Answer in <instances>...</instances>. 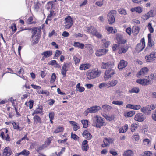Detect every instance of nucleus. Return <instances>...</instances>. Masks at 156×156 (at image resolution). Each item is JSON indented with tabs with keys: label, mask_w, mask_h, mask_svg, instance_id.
I'll return each mask as SVG.
<instances>
[{
	"label": "nucleus",
	"mask_w": 156,
	"mask_h": 156,
	"mask_svg": "<svg viewBox=\"0 0 156 156\" xmlns=\"http://www.w3.org/2000/svg\"><path fill=\"white\" fill-rule=\"evenodd\" d=\"M114 65V63L113 62L102 63L101 68L107 69L105 72L104 76L105 80L110 78L115 73V70L113 69Z\"/></svg>",
	"instance_id": "f257e3e1"
},
{
	"label": "nucleus",
	"mask_w": 156,
	"mask_h": 156,
	"mask_svg": "<svg viewBox=\"0 0 156 156\" xmlns=\"http://www.w3.org/2000/svg\"><path fill=\"white\" fill-rule=\"evenodd\" d=\"M91 122L92 126L98 128H100L106 124L104 119L98 115H94L92 117Z\"/></svg>",
	"instance_id": "f03ea898"
},
{
	"label": "nucleus",
	"mask_w": 156,
	"mask_h": 156,
	"mask_svg": "<svg viewBox=\"0 0 156 156\" xmlns=\"http://www.w3.org/2000/svg\"><path fill=\"white\" fill-rule=\"evenodd\" d=\"M101 72L98 69H91L88 70L86 73V76L89 80L94 79L100 76Z\"/></svg>",
	"instance_id": "7ed1b4c3"
},
{
	"label": "nucleus",
	"mask_w": 156,
	"mask_h": 156,
	"mask_svg": "<svg viewBox=\"0 0 156 156\" xmlns=\"http://www.w3.org/2000/svg\"><path fill=\"white\" fill-rule=\"evenodd\" d=\"M153 79V76L151 75L146 77L145 78L137 80L136 82L143 86L148 85L152 83Z\"/></svg>",
	"instance_id": "20e7f679"
},
{
	"label": "nucleus",
	"mask_w": 156,
	"mask_h": 156,
	"mask_svg": "<svg viewBox=\"0 0 156 156\" xmlns=\"http://www.w3.org/2000/svg\"><path fill=\"white\" fill-rule=\"evenodd\" d=\"M101 109V107L98 105L93 106L87 108L84 112V114L87 116L89 113H95L99 111Z\"/></svg>",
	"instance_id": "39448f33"
},
{
	"label": "nucleus",
	"mask_w": 156,
	"mask_h": 156,
	"mask_svg": "<svg viewBox=\"0 0 156 156\" xmlns=\"http://www.w3.org/2000/svg\"><path fill=\"white\" fill-rule=\"evenodd\" d=\"M73 20L70 16H68L65 19L64 26L67 29L70 28L73 23Z\"/></svg>",
	"instance_id": "423d86ee"
},
{
	"label": "nucleus",
	"mask_w": 156,
	"mask_h": 156,
	"mask_svg": "<svg viewBox=\"0 0 156 156\" xmlns=\"http://www.w3.org/2000/svg\"><path fill=\"white\" fill-rule=\"evenodd\" d=\"M8 130L6 129H2L0 133V136L4 140L6 141H10V137L8 133Z\"/></svg>",
	"instance_id": "0eeeda50"
},
{
	"label": "nucleus",
	"mask_w": 156,
	"mask_h": 156,
	"mask_svg": "<svg viewBox=\"0 0 156 156\" xmlns=\"http://www.w3.org/2000/svg\"><path fill=\"white\" fill-rule=\"evenodd\" d=\"M145 46V42L144 38H142L140 40V43L138 44L136 48V51L138 52L142 51Z\"/></svg>",
	"instance_id": "6e6552de"
},
{
	"label": "nucleus",
	"mask_w": 156,
	"mask_h": 156,
	"mask_svg": "<svg viewBox=\"0 0 156 156\" xmlns=\"http://www.w3.org/2000/svg\"><path fill=\"white\" fill-rule=\"evenodd\" d=\"M116 13L117 11L115 10H111L108 13V18L109 24H112L114 22L115 18L114 14H116Z\"/></svg>",
	"instance_id": "1a4fd4ad"
},
{
	"label": "nucleus",
	"mask_w": 156,
	"mask_h": 156,
	"mask_svg": "<svg viewBox=\"0 0 156 156\" xmlns=\"http://www.w3.org/2000/svg\"><path fill=\"white\" fill-rule=\"evenodd\" d=\"M114 141V139L113 138H105L103 139V144L102 145V147H109L110 144L113 143Z\"/></svg>",
	"instance_id": "9d476101"
},
{
	"label": "nucleus",
	"mask_w": 156,
	"mask_h": 156,
	"mask_svg": "<svg viewBox=\"0 0 156 156\" xmlns=\"http://www.w3.org/2000/svg\"><path fill=\"white\" fill-rule=\"evenodd\" d=\"M156 58V52H152L150 55H147L145 56L146 61L151 62L155 60Z\"/></svg>",
	"instance_id": "9b49d317"
},
{
	"label": "nucleus",
	"mask_w": 156,
	"mask_h": 156,
	"mask_svg": "<svg viewBox=\"0 0 156 156\" xmlns=\"http://www.w3.org/2000/svg\"><path fill=\"white\" fill-rule=\"evenodd\" d=\"M148 69L146 67L143 68L137 73V76L140 78L146 75L148 71Z\"/></svg>",
	"instance_id": "f8f14e48"
},
{
	"label": "nucleus",
	"mask_w": 156,
	"mask_h": 156,
	"mask_svg": "<svg viewBox=\"0 0 156 156\" xmlns=\"http://www.w3.org/2000/svg\"><path fill=\"white\" fill-rule=\"evenodd\" d=\"M146 119V117L144 115L140 113H139L136 114L134 117V119L136 121L139 122H142Z\"/></svg>",
	"instance_id": "ddd939ff"
},
{
	"label": "nucleus",
	"mask_w": 156,
	"mask_h": 156,
	"mask_svg": "<svg viewBox=\"0 0 156 156\" xmlns=\"http://www.w3.org/2000/svg\"><path fill=\"white\" fill-rule=\"evenodd\" d=\"M84 30L93 35L96 30L94 27L91 26L85 27Z\"/></svg>",
	"instance_id": "4468645a"
},
{
	"label": "nucleus",
	"mask_w": 156,
	"mask_h": 156,
	"mask_svg": "<svg viewBox=\"0 0 156 156\" xmlns=\"http://www.w3.org/2000/svg\"><path fill=\"white\" fill-rule=\"evenodd\" d=\"M40 36L37 35L36 36H31V41L32 42L31 44L32 45L37 44L39 41Z\"/></svg>",
	"instance_id": "2eb2a0df"
},
{
	"label": "nucleus",
	"mask_w": 156,
	"mask_h": 156,
	"mask_svg": "<svg viewBox=\"0 0 156 156\" xmlns=\"http://www.w3.org/2000/svg\"><path fill=\"white\" fill-rule=\"evenodd\" d=\"M69 64L68 63L64 64L62 67L61 70V73L63 75L65 76L68 69L69 68Z\"/></svg>",
	"instance_id": "dca6fc26"
},
{
	"label": "nucleus",
	"mask_w": 156,
	"mask_h": 156,
	"mask_svg": "<svg viewBox=\"0 0 156 156\" xmlns=\"http://www.w3.org/2000/svg\"><path fill=\"white\" fill-rule=\"evenodd\" d=\"M32 36H36L37 35L40 36V29L37 27H36L32 29Z\"/></svg>",
	"instance_id": "f3484780"
},
{
	"label": "nucleus",
	"mask_w": 156,
	"mask_h": 156,
	"mask_svg": "<svg viewBox=\"0 0 156 156\" xmlns=\"http://www.w3.org/2000/svg\"><path fill=\"white\" fill-rule=\"evenodd\" d=\"M127 62L126 61L122 60L118 64V68L119 69H122L125 68L127 66Z\"/></svg>",
	"instance_id": "a211bd4d"
},
{
	"label": "nucleus",
	"mask_w": 156,
	"mask_h": 156,
	"mask_svg": "<svg viewBox=\"0 0 156 156\" xmlns=\"http://www.w3.org/2000/svg\"><path fill=\"white\" fill-rule=\"evenodd\" d=\"M87 141L85 140L83 141L82 144L81 148L84 151H87L89 148V146L87 144Z\"/></svg>",
	"instance_id": "6ab92c4d"
},
{
	"label": "nucleus",
	"mask_w": 156,
	"mask_h": 156,
	"mask_svg": "<svg viewBox=\"0 0 156 156\" xmlns=\"http://www.w3.org/2000/svg\"><path fill=\"white\" fill-rule=\"evenodd\" d=\"M43 107L41 105H38L36 109L34 111L32 115H34V114H38L41 113L42 112Z\"/></svg>",
	"instance_id": "aec40b11"
},
{
	"label": "nucleus",
	"mask_w": 156,
	"mask_h": 156,
	"mask_svg": "<svg viewBox=\"0 0 156 156\" xmlns=\"http://www.w3.org/2000/svg\"><path fill=\"white\" fill-rule=\"evenodd\" d=\"M116 39L117 40L119 44H124L126 42V41L122 39V36L119 35H116Z\"/></svg>",
	"instance_id": "412c9836"
},
{
	"label": "nucleus",
	"mask_w": 156,
	"mask_h": 156,
	"mask_svg": "<svg viewBox=\"0 0 156 156\" xmlns=\"http://www.w3.org/2000/svg\"><path fill=\"white\" fill-rule=\"evenodd\" d=\"M90 65L89 64H83L80 66L79 69L80 70H85L89 69Z\"/></svg>",
	"instance_id": "4be33fe9"
},
{
	"label": "nucleus",
	"mask_w": 156,
	"mask_h": 156,
	"mask_svg": "<svg viewBox=\"0 0 156 156\" xmlns=\"http://www.w3.org/2000/svg\"><path fill=\"white\" fill-rule=\"evenodd\" d=\"M69 123L73 126V129L74 131H77L80 128L79 125L75 121H70Z\"/></svg>",
	"instance_id": "5701e85b"
},
{
	"label": "nucleus",
	"mask_w": 156,
	"mask_h": 156,
	"mask_svg": "<svg viewBox=\"0 0 156 156\" xmlns=\"http://www.w3.org/2000/svg\"><path fill=\"white\" fill-rule=\"evenodd\" d=\"M128 129V126L127 124H125L123 126L120 128L119 132L120 133H124L126 132Z\"/></svg>",
	"instance_id": "b1692460"
},
{
	"label": "nucleus",
	"mask_w": 156,
	"mask_h": 156,
	"mask_svg": "<svg viewBox=\"0 0 156 156\" xmlns=\"http://www.w3.org/2000/svg\"><path fill=\"white\" fill-rule=\"evenodd\" d=\"M118 83V81L115 80H112L108 83V87H113L115 86Z\"/></svg>",
	"instance_id": "393cba45"
},
{
	"label": "nucleus",
	"mask_w": 156,
	"mask_h": 156,
	"mask_svg": "<svg viewBox=\"0 0 156 156\" xmlns=\"http://www.w3.org/2000/svg\"><path fill=\"white\" fill-rule=\"evenodd\" d=\"M112 108V107L107 104L103 105L102 107V110L106 112L110 111Z\"/></svg>",
	"instance_id": "a878e982"
},
{
	"label": "nucleus",
	"mask_w": 156,
	"mask_h": 156,
	"mask_svg": "<svg viewBox=\"0 0 156 156\" xmlns=\"http://www.w3.org/2000/svg\"><path fill=\"white\" fill-rule=\"evenodd\" d=\"M52 138L51 137H49L48 138L47 140L45 141V145H43L40 148V149H43L45 148L46 147H47V146L49 145L50 144L51 140L52 139Z\"/></svg>",
	"instance_id": "bb28decb"
},
{
	"label": "nucleus",
	"mask_w": 156,
	"mask_h": 156,
	"mask_svg": "<svg viewBox=\"0 0 156 156\" xmlns=\"http://www.w3.org/2000/svg\"><path fill=\"white\" fill-rule=\"evenodd\" d=\"M82 135L85 138L88 140H90L92 137L90 133L88 132L87 131H84Z\"/></svg>",
	"instance_id": "cd10ccee"
},
{
	"label": "nucleus",
	"mask_w": 156,
	"mask_h": 156,
	"mask_svg": "<svg viewBox=\"0 0 156 156\" xmlns=\"http://www.w3.org/2000/svg\"><path fill=\"white\" fill-rule=\"evenodd\" d=\"M135 114V112L134 111H131L129 112H126L124 114V115L125 117H132Z\"/></svg>",
	"instance_id": "c85d7f7f"
},
{
	"label": "nucleus",
	"mask_w": 156,
	"mask_h": 156,
	"mask_svg": "<svg viewBox=\"0 0 156 156\" xmlns=\"http://www.w3.org/2000/svg\"><path fill=\"white\" fill-rule=\"evenodd\" d=\"M106 29L109 33H115L117 32L116 29L111 27H107Z\"/></svg>",
	"instance_id": "c756f323"
},
{
	"label": "nucleus",
	"mask_w": 156,
	"mask_h": 156,
	"mask_svg": "<svg viewBox=\"0 0 156 156\" xmlns=\"http://www.w3.org/2000/svg\"><path fill=\"white\" fill-rule=\"evenodd\" d=\"M127 50L128 48L125 46H120L118 51V53L119 54L125 53L127 51Z\"/></svg>",
	"instance_id": "7c9ffc66"
},
{
	"label": "nucleus",
	"mask_w": 156,
	"mask_h": 156,
	"mask_svg": "<svg viewBox=\"0 0 156 156\" xmlns=\"http://www.w3.org/2000/svg\"><path fill=\"white\" fill-rule=\"evenodd\" d=\"M139 125L138 124L132 123L130 126V129L131 131L132 132H134L138 128Z\"/></svg>",
	"instance_id": "2f4dec72"
},
{
	"label": "nucleus",
	"mask_w": 156,
	"mask_h": 156,
	"mask_svg": "<svg viewBox=\"0 0 156 156\" xmlns=\"http://www.w3.org/2000/svg\"><path fill=\"white\" fill-rule=\"evenodd\" d=\"M11 154V152L10 151L9 147H6L4 149L3 153L4 156H9Z\"/></svg>",
	"instance_id": "473e14b6"
},
{
	"label": "nucleus",
	"mask_w": 156,
	"mask_h": 156,
	"mask_svg": "<svg viewBox=\"0 0 156 156\" xmlns=\"http://www.w3.org/2000/svg\"><path fill=\"white\" fill-rule=\"evenodd\" d=\"M134 153L133 151L131 150H128L124 152L123 153V156H133Z\"/></svg>",
	"instance_id": "72a5a7b5"
},
{
	"label": "nucleus",
	"mask_w": 156,
	"mask_h": 156,
	"mask_svg": "<svg viewBox=\"0 0 156 156\" xmlns=\"http://www.w3.org/2000/svg\"><path fill=\"white\" fill-rule=\"evenodd\" d=\"M73 45L75 47H77L81 49H83L84 47V45L83 44L79 42H75Z\"/></svg>",
	"instance_id": "f704fd0d"
},
{
	"label": "nucleus",
	"mask_w": 156,
	"mask_h": 156,
	"mask_svg": "<svg viewBox=\"0 0 156 156\" xmlns=\"http://www.w3.org/2000/svg\"><path fill=\"white\" fill-rule=\"evenodd\" d=\"M52 54V51H47L43 52L42 55L46 58L48 57Z\"/></svg>",
	"instance_id": "c9c22d12"
},
{
	"label": "nucleus",
	"mask_w": 156,
	"mask_h": 156,
	"mask_svg": "<svg viewBox=\"0 0 156 156\" xmlns=\"http://www.w3.org/2000/svg\"><path fill=\"white\" fill-rule=\"evenodd\" d=\"M80 83H78L76 85V90L80 92H83L85 90L84 88L83 87L80 86Z\"/></svg>",
	"instance_id": "e433bc0d"
},
{
	"label": "nucleus",
	"mask_w": 156,
	"mask_h": 156,
	"mask_svg": "<svg viewBox=\"0 0 156 156\" xmlns=\"http://www.w3.org/2000/svg\"><path fill=\"white\" fill-rule=\"evenodd\" d=\"M141 112L147 115H149L150 114V112H149L147 107H142L141 108Z\"/></svg>",
	"instance_id": "4c0bfd02"
},
{
	"label": "nucleus",
	"mask_w": 156,
	"mask_h": 156,
	"mask_svg": "<svg viewBox=\"0 0 156 156\" xmlns=\"http://www.w3.org/2000/svg\"><path fill=\"white\" fill-rule=\"evenodd\" d=\"M139 32V27L137 26H133L132 28V32L134 34L136 35Z\"/></svg>",
	"instance_id": "58836bf2"
},
{
	"label": "nucleus",
	"mask_w": 156,
	"mask_h": 156,
	"mask_svg": "<svg viewBox=\"0 0 156 156\" xmlns=\"http://www.w3.org/2000/svg\"><path fill=\"white\" fill-rule=\"evenodd\" d=\"M34 122L36 124L38 123H40L41 122V119L40 117L38 115H35L33 117Z\"/></svg>",
	"instance_id": "ea45409f"
},
{
	"label": "nucleus",
	"mask_w": 156,
	"mask_h": 156,
	"mask_svg": "<svg viewBox=\"0 0 156 156\" xmlns=\"http://www.w3.org/2000/svg\"><path fill=\"white\" fill-rule=\"evenodd\" d=\"M112 103L115 105H123V101L120 100L113 101L112 102Z\"/></svg>",
	"instance_id": "a19ab883"
},
{
	"label": "nucleus",
	"mask_w": 156,
	"mask_h": 156,
	"mask_svg": "<svg viewBox=\"0 0 156 156\" xmlns=\"http://www.w3.org/2000/svg\"><path fill=\"white\" fill-rule=\"evenodd\" d=\"M103 43H104V46L105 48H108L110 44V41H106V40L105 39L102 40Z\"/></svg>",
	"instance_id": "79ce46f5"
},
{
	"label": "nucleus",
	"mask_w": 156,
	"mask_h": 156,
	"mask_svg": "<svg viewBox=\"0 0 156 156\" xmlns=\"http://www.w3.org/2000/svg\"><path fill=\"white\" fill-rule=\"evenodd\" d=\"M114 115H106L105 118L107 120L111 121L113 120L114 119Z\"/></svg>",
	"instance_id": "37998d69"
},
{
	"label": "nucleus",
	"mask_w": 156,
	"mask_h": 156,
	"mask_svg": "<svg viewBox=\"0 0 156 156\" xmlns=\"http://www.w3.org/2000/svg\"><path fill=\"white\" fill-rule=\"evenodd\" d=\"M132 139L133 140H135V141H138L140 139L139 136L137 133H135L133 134L132 136Z\"/></svg>",
	"instance_id": "c03bdc74"
},
{
	"label": "nucleus",
	"mask_w": 156,
	"mask_h": 156,
	"mask_svg": "<svg viewBox=\"0 0 156 156\" xmlns=\"http://www.w3.org/2000/svg\"><path fill=\"white\" fill-rule=\"evenodd\" d=\"M64 130V128L63 127H59L57 128L54 132V133H57L59 132L63 131Z\"/></svg>",
	"instance_id": "a18cd8bd"
},
{
	"label": "nucleus",
	"mask_w": 156,
	"mask_h": 156,
	"mask_svg": "<svg viewBox=\"0 0 156 156\" xmlns=\"http://www.w3.org/2000/svg\"><path fill=\"white\" fill-rule=\"evenodd\" d=\"M118 12L121 14L126 15L127 14L126 10L123 8H121L119 9Z\"/></svg>",
	"instance_id": "49530a36"
},
{
	"label": "nucleus",
	"mask_w": 156,
	"mask_h": 156,
	"mask_svg": "<svg viewBox=\"0 0 156 156\" xmlns=\"http://www.w3.org/2000/svg\"><path fill=\"white\" fill-rule=\"evenodd\" d=\"M88 121L87 120H81V122L82 123L83 127L85 128L87 127L88 125Z\"/></svg>",
	"instance_id": "de8ad7c7"
},
{
	"label": "nucleus",
	"mask_w": 156,
	"mask_h": 156,
	"mask_svg": "<svg viewBox=\"0 0 156 156\" xmlns=\"http://www.w3.org/2000/svg\"><path fill=\"white\" fill-rule=\"evenodd\" d=\"M143 142L144 145L147 146L150 145V141L148 139H144Z\"/></svg>",
	"instance_id": "09e8293b"
},
{
	"label": "nucleus",
	"mask_w": 156,
	"mask_h": 156,
	"mask_svg": "<svg viewBox=\"0 0 156 156\" xmlns=\"http://www.w3.org/2000/svg\"><path fill=\"white\" fill-rule=\"evenodd\" d=\"M139 89L137 87H134L129 90V92L131 93H138L139 91Z\"/></svg>",
	"instance_id": "8fccbe9b"
},
{
	"label": "nucleus",
	"mask_w": 156,
	"mask_h": 156,
	"mask_svg": "<svg viewBox=\"0 0 156 156\" xmlns=\"http://www.w3.org/2000/svg\"><path fill=\"white\" fill-rule=\"evenodd\" d=\"M103 49L97 50L95 53L96 55L98 56H100L103 55Z\"/></svg>",
	"instance_id": "3c124183"
},
{
	"label": "nucleus",
	"mask_w": 156,
	"mask_h": 156,
	"mask_svg": "<svg viewBox=\"0 0 156 156\" xmlns=\"http://www.w3.org/2000/svg\"><path fill=\"white\" fill-rule=\"evenodd\" d=\"M120 46L119 44H114L112 46V48L114 51H116L119 49Z\"/></svg>",
	"instance_id": "603ef678"
},
{
	"label": "nucleus",
	"mask_w": 156,
	"mask_h": 156,
	"mask_svg": "<svg viewBox=\"0 0 156 156\" xmlns=\"http://www.w3.org/2000/svg\"><path fill=\"white\" fill-rule=\"evenodd\" d=\"M30 153L28 151L26 150H24L20 152L21 155H23L25 156H27Z\"/></svg>",
	"instance_id": "864d4df0"
},
{
	"label": "nucleus",
	"mask_w": 156,
	"mask_h": 156,
	"mask_svg": "<svg viewBox=\"0 0 156 156\" xmlns=\"http://www.w3.org/2000/svg\"><path fill=\"white\" fill-rule=\"evenodd\" d=\"M149 18L150 17L149 16V15L147 13L142 16L141 19L143 21H145L148 20Z\"/></svg>",
	"instance_id": "5fc2aeb1"
},
{
	"label": "nucleus",
	"mask_w": 156,
	"mask_h": 156,
	"mask_svg": "<svg viewBox=\"0 0 156 156\" xmlns=\"http://www.w3.org/2000/svg\"><path fill=\"white\" fill-rule=\"evenodd\" d=\"M141 108V106L140 105H132V108L131 109H133L135 110H138Z\"/></svg>",
	"instance_id": "6e6d98bb"
},
{
	"label": "nucleus",
	"mask_w": 156,
	"mask_h": 156,
	"mask_svg": "<svg viewBox=\"0 0 156 156\" xmlns=\"http://www.w3.org/2000/svg\"><path fill=\"white\" fill-rule=\"evenodd\" d=\"M93 36H96L97 38L101 39L102 37V35L97 30L94 34Z\"/></svg>",
	"instance_id": "4d7b16f0"
},
{
	"label": "nucleus",
	"mask_w": 156,
	"mask_h": 156,
	"mask_svg": "<svg viewBox=\"0 0 156 156\" xmlns=\"http://www.w3.org/2000/svg\"><path fill=\"white\" fill-rule=\"evenodd\" d=\"M144 156H150L152 154V152L150 151H146L144 152Z\"/></svg>",
	"instance_id": "13d9d810"
},
{
	"label": "nucleus",
	"mask_w": 156,
	"mask_h": 156,
	"mask_svg": "<svg viewBox=\"0 0 156 156\" xmlns=\"http://www.w3.org/2000/svg\"><path fill=\"white\" fill-rule=\"evenodd\" d=\"M73 59L76 65H78L79 64L80 60L76 56L74 57Z\"/></svg>",
	"instance_id": "bf43d9fd"
},
{
	"label": "nucleus",
	"mask_w": 156,
	"mask_h": 156,
	"mask_svg": "<svg viewBox=\"0 0 156 156\" xmlns=\"http://www.w3.org/2000/svg\"><path fill=\"white\" fill-rule=\"evenodd\" d=\"M147 27L149 30L150 32L151 33H152L154 31V29L152 27L151 23H149Z\"/></svg>",
	"instance_id": "052dcab7"
},
{
	"label": "nucleus",
	"mask_w": 156,
	"mask_h": 156,
	"mask_svg": "<svg viewBox=\"0 0 156 156\" xmlns=\"http://www.w3.org/2000/svg\"><path fill=\"white\" fill-rule=\"evenodd\" d=\"M56 77V76L55 74L54 73H53L51 77V83H54Z\"/></svg>",
	"instance_id": "680f3d73"
},
{
	"label": "nucleus",
	"mask_w": 156,
	"mask_h": 156,
	"mask_svg": "<svg viewBox=\"0 0 156 156\" xmlns=\"http://www.w3.org/2000/svg\"><path fill=\"white\" fill-rule=\"evenodd\" d=\"M147 13L149 15L150 17H154V11L153 10H150Z\"/></svg>",
	"instance_id": "e2e57ef3"
},
{
	"label": "nucleus",
	"mask_w": 156,
	"mask_h": 156,
	"mask_svg": "<svg viewBox=\"0 0 156 156\" xmlns=\"http://www.w3.org/2000/svg\"><path fill=\"white\" fill-rule=\"evenodd\" d=\"M108 87V83H103L99 84V87L100 89H102L103 87Z\"/></svg>",
	"instance_id": "0e129e2a"
},
{
	"label": "nucleus",
	"mask_w": 156,
	"mask_h": 156,
	"mask_svg": "<svg viewBox=\"0 0 156 156\" xmlns=\"http://www.w3.org/2000/svg\"><path fill=\"white\" fill-rule=\"evenodd\" d=\"M85 48H87L92 53L93 52L92 46L91 44H87L85 46Z\"/></svg>",
	"instance_id": "69168bd1"
},
{
	"label": "nucleus",
	"mask_w": 156,
	"mask_h": 156,
	"mask_svg": "<svg viewBox=\"0 0 156 156\" xmlns=\"http://www.w3.org/2000/svg\"><path fill=\"white\" fill-rule=\"evenodd\" d=\"M152 119L155 121H156V110H155L152 115Z\"/></svg>",
	"instance_id": "338daca9"
},
{
	"label": "nucleus",
	"mask_w": 156,
	"mask_h": 156,
	"mask_svg": "<svg viewBox=\"0 0 156 156\" xmlns=\"http://www.w3.org/2000/svg\"><path fill=\"white\" fill-rule=\"evenodd\" d=\"M151 97L153 99H156V92H152L150 94Z\"/></svg>",
	"instance_id": "774afa93"
}]
</instances>
